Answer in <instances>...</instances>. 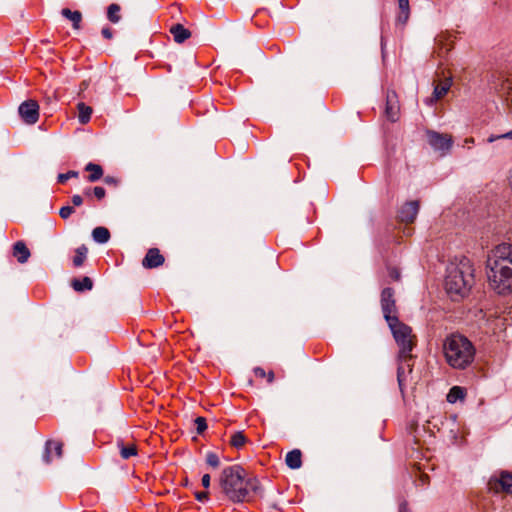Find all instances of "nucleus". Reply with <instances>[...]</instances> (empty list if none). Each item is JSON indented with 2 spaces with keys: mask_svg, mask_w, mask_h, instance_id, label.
<instances>
[{
  "mask_svg": "<svg viewBox=\"0 0 512 512\" xmlns=\"http://www.w3.org/2000/svg\"><path fill=\"white\" fill-rule=\"evenodd\" d=\"M118 446L120 448V455L123 459H129L130 457L137 455V447L135 444L125 446L121 442Z\"/></svg>",
  "mask_w": 512,
  "mask_h": 512,
  "instance_id": "28",
  "label": "nucleus"
},
{
  "mask_svg": "<svg viewBox=\"0 0 512 512\" xmlns=\"http://www.w3.org/2000/svg\"><path fill=\"white\" fill-rule=\"evenodd\" d=\"M465 144H473L474 143V138L470 137V138H466L465 141H464Z\"/></svg>",
  "mask_w": 512,
  "mask_h": 512,
  "instance_id": "46",
  "label": "nucleus"
},
{
  "mask_svg": "<svg viewBox=\"0 0 512 512\" xmlns=\"http://www.w3.org/2000/svg\"><path fill=\"white\" fill-rule=\"evenodd\" d=\"M419 211V202L418 201H409L405 203L400 211L399 218L402 222L412 223Z\"/></svg>",
  "mask_w": 512,
  "mask_h": 512,
  "instance_id": "13",
  "label": "nucleus"
},
{
  "mask_svg": "<svg viewBox=\"0 0 512 512\" xmlns=\"http://www.w3.org/2000/svg\"><path fill=\"white\" fill-rule=\"evenodd\" d=\"M443 354L450 367L464 370L473 363L475 348L465 336L451 334L443 342Z\"/></svg>",
  "mask_w": 512,
  "mask_h": 512,
  "instance_id": "4",
  "label": "nucleus"
},
{
  "mask_svg": "<svg viewBox=\"0 0 512 512\" xmlns=\"http://www.w3.org/2000/svg\"><path fill=\"white\" fill-rule=\"evenodd\" d=\"M19 114L27 124H35L39 119V105L35 100L24 101L19 106Z\"/></svg>",
  "mask_w": 512,
  "mask_h": 512,
  "instance_id": "9",
  "label": "nucleus"
},
{
  "mask_svg": "<svg viewBox=\"0 0 512 512\" xmlns=\"http://www.w3.org/2000/svg\"><path fill=\"white\" fill-rule=\"evenodd\" d=\"M92 237L97 243H106L110 239V232L107 228L99 226L93 229Z\"/></svg>",
  "mask_w": 512,
  "mask_h": 512,
  "instance_id": "23",
  "label": "nucleus"
},
{
  "mask_svg": "<svg viewBox=\"0 0 512 512\" xmlns=\"http://www.w3.org/2000/svg\"><path fill=\"white\" fill-rule=\"evenodd\" d=\"M164 261L165 258L158 248H150L142 260V266L146 269H153L161 266Z\"/></svg>",
  "mask_w": 512,
  "mask_h": 512,
  "instance_id": "12",
  "label": "nucleus"
},
{
  "mask_svg": "<svg viewBox=\"0 0 512 512\" xmlns=\"http://www.w3.org/2000/svg\"><path fill=\"white\" fill-rule=\"evenodd\" d=\"M101 33H102L103 37H105L106 39H111L113 37V32L108 27L103 28Z\"/></svg>",
  "mask_w": 512,
  "mask_h": 512,
  "instance_id": "38",
  "label": "nucleus"
},
{
  "mask_svg": "<svg viewBox=\"0 0 512 512\" xmlns=\"http://www.w3.org/2000/svg\"><path fill=\"white\" fill-rule=\"evenodd\" d=\"M488 489L494 493H512V474L507 471L494 473L488 481Z\"/></svg>",
  "mask_w": 512,
  "mask_h": 512,
  "instance_id": "6",
  "label": "nucleus"
},
{
  "mask_svg": "<svg viewBox=\"0 0 512 512\" xmlns=\"http://www.w3.org/2000/svg\"><path fill=\"white\" fill-rule=\"evenodd\" d=\"M85 171L90 172V174L88 176L89 182H96L103 176L102 167L100 165L92 163V162L88 163L85 166Z\"/></svg>",
  "mask_w": 512,
  "mask_h": 512,
  "instance_id": "20",
  "label": "nucleus"
},
{
  "mask_svg": "<svg viewBox=\"0 0 512 512\" xmlns=\"http://www.w3.org/2000/svg\"><path fill=\"white\" fill-rule=\"evenodd\" d=\"M78 120L81 124H86L90 121L92 108L83 102L77 104Z\"/></svg>",
  "mask_w": 512,
  "mask_h": 512,
  "instance_id": "21",
  "label": "nucleus"
},
{
  "mask_svg": "<svg viewBox=\"0 0 512 512\" xmlns=\"http://www.w3.org/2000/svg\"><path fill=\"white\" fill-rule=\"evenodd\" d=\"M388 326L399 347L397 381L399 389L403 393L407 377L412 372L411 352L415 346L416 338L412 334V329L408 325L401 323L399 319L395 323H389Z\"/></svg>",
  "mask_w": 512,
  "mask_h": 512,
  "instance_id": "3",
  "label": "nucleus"
},
{
  "mask_svg": "<svg viewBox=\"0 0 512 512\" xmlns=\"http://www.w3.org/2000/svg\"><path fill=\"white\" fill-rule=\"evenodd\" d=\"M474 283V269L468 258H461L447 267L445 289L451 296H465Z\"/></svg>",
  "mask_w": 512,
  "mask_h": 512,
  "instance_id": "5",
  "label": "nucleus"
},
{
  "mask_svg": "<svg viewBox=\"0 0 512 512\" xmlns=\"http://www.w3.org/2000/svg\"><path fill=\"white\" fill-rule=\"evenodd\" d=\"M501 139H512V130L507 133L500 134V135H491V136H489L487 141L489 143H492L494 141L501 140Z\"/></svg>",
  "mask_w": 512,
  "mask_h": 512,
  "instance_id": "34",
  "label": "nucleus"
},
{
  "mask_svg": "<svg viewBox=\"0 0 512 512\" xmlns=\"http://www.w3.org/2000/svg\"><path fill=\"white\" fill-rule=\"evenodd\" d=\"M285 463L290 469H299L302 466V453L299 449H294L287 453Z\"/></svg>",
  "mask_w": 512,
  "mask_h": 512,
  "instance_id": "15",
  "label": "nucleus"
},
{
  "mask_svg": "<svg viewBox=\"0 0 512 512\" xmlns=\"http://www.w3.org/2000/svg\"><path fill=\"white\" fill-rule=\"evenodd\" d=\"M92 192H93V195L98 199V200H102L105 195H106V191L103 187H100V186H96L94 188H92Z\"/></svg>",
  "mask_w": 512,
  "mask_h": 512,
  "instance_id": "35",
  "label": "nucleus"
},
{
  "mask_svg": "<svg viewBox=\"0 0 512 512\" xmlns=\"http://www.w3.org/2000/svg\"><path fill=\"white\" fill-rule=\"evenodd\" d=\"M254 374L257 376V377H260V378H264L266 377V372L263 368L261 367H256L254 368Z\"/></svg>",
  "mask_w": 512,
  "mask_h": 512,
  "instance_id": "39",
  "label": "nucleus"
},
{
  "mask_svg": "<svg viewBox=\"0 0 512 512\" xmlns=\"http://www.w3.org/2000/svg\"><path fill=\"white\" fill-rule=\"evenodd\" d=\"M202 485L205 488H209V486H210V475L209 474H204L202 476Z\"/></svg>",
  "mask_w": 512,
  "mask_h": 512,
  "instance_id": "41",
  "label": "nucleus"
},
{
  "mask_svg": "<svg viewBox=\"0 0 512 512\" xmlns=\"http://www.w3.org/2000/svg\"><path fill=\"white\" fill-rule=\"evenodd\" d=\"M78 177V172L77 171H68L67 173H62V174H59L58 175V181L60 183H64L66 182L68 179L70 178H76Z\"/></svg>",
  "mask_w": 512,
  "mask_h": 512,
  "instance_id": "33",
  "label": "nucleus"
},
{
  "mask_svg": "<svg viewBox=\"0 0 512 512\" xmlns=\"http://www.w3.org/2000/svg\"><path fill=\"white\" fill-rule=\"evenodd\" d=\"M487 277L490 287L498 294L512 292V246L498 245L487 260Z\"/></svg>",
  "mask_w": 512,
  "mask_h": 512,
  "instance_id": "1",
  "label": "nucleus"
},
{
  "mask_svg": "<svg viewBox=\"0 0 512 512\" xmlns=\"http://www.w3.org/2000/svg\"><path fill=\"white\" fill-rule=\"evenodd\" d=\"M381 308L386 322L395 323L398 319L397 308L394 298V290L385 288L381 293Z\"/></svg>",
  "mask_w": 512,
  "mask_h": 512,
  "instance_id": "7",
  "label": "nucleus"
},
{
  "mask_svg": "<svg viewBox=\"0 0 512 512\" xmlns=\"http://www.w3.org/2000/svg\"><path fill=\"white\" fill-rule=\"evenodd\" d=\"M72 287L76 291L90 290L93 287V282L89 277H84L82 280H73Z\"/></svg>",
  "mask_w": 512,
  "mask_h": 512,
  "instance_id": "27",
  "label": "nucleus"
},
{
  "mask_svg": "<svg viewBox=\"0 0 512 512\" xmlns=\"http://www.w3.org/2000/svg\"><path fill=\"white\" fill-rule=\"evenodd\" d=\"M61 13L65 18L69 19L72 22L73 28H75V29L80 28L82 14L79 11H71L68 8H64V9H62Z\"/></svg>",
  "mask_w": 512,
  "mask_h": 512,
  "instance_id": "22",
  "label": "nucleus"
},
{
  "mask_svg": "<svg viewBox=\"0 0 512 512\" xmlns=\"http://www.w3.org/2000/svg\"><path fill=\"white\" fill-rule=\"evenodd\" d=\"M219 482L223 493L234 503L249 501L261 488L258 479L246 478L245 470L239 465L224 468Z\"/></svg>",
  "mask_w": 512,
  "mask_h": 512,
  "instance_id": "2",
  "label": "nucleus"
},
{
  "mask_svg": "<svg viewBox=\"0 0 512 512\" xmlns=\"http://www.w3.org/2000/svg\"><path fill=\"white\" fill-rule=\"evenodd\" d=\"M246 441H247V439H246L244 433L242 431H237V432L233 433V435L231 436L230 444L234 448L240 449L245 445Z\"/></svg>",
  "mask_w": 512,
  "mask_h": 512,
  "instance_id": "29",
  "label": "nucleus"
},
{
  "mask_svg": "<svg viewBox=\"0 0 512 512\" xmlns=\"http://www.w3.org/2000/svg\"><path fill=\"white\" fill-rule=\"evenodd\" d=\"M120 11L121 7L118 4H110L107 9V18L109 21L112 23H118L121 19Z\"/></svg>",
  "mask_w": 512,
  "mask_h": 512,
  "instance_id": "26",
  "label": "nucleus"
},
{
  "mask_svg": "<svg viewBox=\"0 0 512 512\" xmlns=\"http://www.w3.org/2000/svg\"><path fill=\"white\" fill-rule=\"evenodd\" d=\"M195 497L198 501H204L208 499V492H196Z\"/></svg>",
  "mask_w": 512,
  "mask_h": 512,
  "instance_id": "40",
  "label": "nucleus"
},
{
  "mask_svg": "<svg viewBox=\"0 0 512 512\" xmlns=\"http://www.w3.org/2000/svg\"><path fill=\"white\" fill-rule=\"evenodd\" d=\"M399 14L397 16V22L405 24L410 16L409 0H398Z\"/></svg>",
  "mask_w": 512,
  "mask_h": 512,
  "instance_id": "19",
  "label": "nucleus"
},
{
  "mask_svg": "<svg viewBox=\"0 0 512 512\" xmlns=\"http://www.w3.org/2000/svg\"><path fill=\"white\" fill-rule=\"evenodd\" d=\"M170 33L173 35L175 42L183 43L191 36V32L181 24H175L170 28Z\"/></svg>",
  "mask_w": 512,
  "mask_h": 512,
  "instance_id": "16",
  "label": "nucleus"
},
{
  "mask_svg": "<svg viewBox=\"0 0 512 512\" xmlns=\"http://www.w3.org/2000/svg\"><path fill=\"white\" fill-rule=\"evenodd\" d=\"M88 253V248L85 245L79 246L75 250V256L73 258V264L76 267H80L83 265Z\"/></svg>",
  "mask_w": 512,
  "mask_h": 512,
  "instance_id": "25",
  "label": "nucleus"
},
{
  "mask_svg": "<svg viewBox=\"0 0 512 512\" xmlns=\"http://www.w3.org/2000/svg\"><path fill=\"white\" fill-rule=\"evenodd\" d=\"M399 512H409L408 511V505L406 502H403L399 506Z\"/></svg>",
  "mask_w": 512,
  "mask_h": 512,
  "instance_id": "43",
  "label": "nucleus"
},
{
  "mask_svg": "<svg viewBox=\"0 0 512 512\" xmlns=\"http://www.w3.org/2000/svg\"><path fill=\"white\" fill-rule=\"evenodd\" d=\"M466 396V390L460 386H453L447 394V401L449 403H456L458 400H463Z\"/></svg>",
  "mask_w": 512,
  "mask_h": 512,
  "instance_id": "24",
  "label": "nucleus"
},
{
  "mask_svg": "<svg viewBox=\"0 0 512 512\" xmlns=\"http://www.w3.org/2000/svg\"><path fill=\"white\" fill-rule=\"evenodd\" d=\"M72 203L74 206H81L83 204V197L81 195H74L72 196Z\"/></svg>",
  "mask_w": 512,
  "mask_h": 512,
  "instance_id": "37",
  "label": "nucleus"
},
{
  "mask_svg": "<svg viewBox=\"0 0 512 512\" xmlns=\"http://www.w3.org/2000/svg\"><path fill=\"white\" fill-rule=\"evenodd\" d=\"M194 422L198 434H202L207 429V423L204 417H197Z\"/></svg>",
  "mask_w": 512,
  "mask_h": 512,
  "instance_id": "31",
  "label": "nucleus"
},
{
  "mask_svg": "<svg viewBox=\"0 0 512 512\" xmlns=\"http://www.w3.org/2000/svg\"><path fill=\"white\" fill-rule=\"evenodd\" d=\"M501 92L505 103L512 109V77H507L501 84Z\"/></svg>",
  "mask_w": 512,
  "mask_h": 512,
  "instance_id": "18",
  "label": "nucleus"
},
{
  "mask_svg": "<svg viewBox=\"0 0 512 512\" xmlns=\"http://www.w3.org/2000/svg\"><path fill=\"white\" fill-rule=\"evenodd\" d=\"M104 181L105 183L107 184H113V185H117L118 184V180L115 179L114 177H111V176H107L104 178Z\"/></svg>",
  "mask_w": 512,
  "mask_h": 512,
  "instance_id": "42",
  "label": "nucleus"
},
{
  "mask_svg": "<svg viewBox=\"0 0 512 512\" xmlns=\"http://www.w3.org/2000/svg\"><path fill=\"white\" fill-rule=\"evenodd\" d=\"M388 272H389V276L393 280L398 281L400 279V272L398 271V269H396V268H389Z\"/></svg>",
  "mask_w": 512,
  "mask_h": 512,
  "instance_id": "36",
  "label": "nucleus"
},
{
  "mask_svg": "<svg viewBox=\"0 0 512 512\" xmlns=\"http://www.w3.org/2000/svg\"><path fill=\"white\" fill-rule=\"evenodd\" d=\"M266 377H267V381L269 383H272L274 381V373L272 371H270L268 374H266Z\"/></svg>",
  "mask_w": 512,
  "mask_h": 512,
  "instance_id": "45",
  "label": "nucleus"
},
{
  "mask_svg": "<svg viewBox=\"0 0 512 512\" xmlns=\"http://www.w3.org/2000/svg\"><path fill=\"white\" fill-rule=\"evenodd\" d=\"M400 111L398 96L395 91H388L386 95V107L385 114L386 117L395 122L398 120V115Z\"/></svg>",
  "mask_w": 512,
  "mask_h": 512,
  "instance_id": "11",
  "label": "nucleus"
},
{
  "mask_svg": "<svg viewBox=\"0 0 512 512\" xmlns=\"http://www.w3.org/2000/svg\"><path fill=\"white\" fill-rule=\"evenodd\" d=\"M83 194L86 197L90 198L93 195L92 188L89 187V188L84 189Z\"/></svg>",
  "mask_w": 512,
  "mask_h": 512,
  "instance_id": "44",
  "label": "nucleus"
},
{
  "mask_svg": "<svg viewBox=\"0 0 512 512\" xmlns=\"http://www.w3.org/2000/svg\"><path fill=\"white\" fill-rule=\"evenodd\" d=\"M206 463L213 468H218L220 465L218 455L214 452H208L206 455Z\"/></svg>",
  "mask_w": 512,
  "mask_h": 512,
  "instance_id": "30",
  "label": "nucleus"
},
{
  "mask_svg": "<svg viewBox=\"0 0 512 512\" xmlns=\"http://www.w3.org/2000/svg\"><path fill=\"white\" fill-rule=\"evenodd\" d=\"M52 448L55 450V454H56L57 458H61L63 444L61 442L47 441L43 458H44V461L48 464L52 461V456H51Z\"/></svg>",
  "mask_w": 512,
  "mask_h": 512,
  "instance_id": "17",
  "label": "nucleus"
},
{
  "mask_svg": "<svg viewBox=\"0 0 512 512\" xmlns=\"http://www.w3.org/2000/svg\"><path fill=\"white\" fill-rule=\"evenodd\" d=\"M30 250L27 248L26 244L23 241H17L13 245V256L17 258V261L21 264H24L30 258Z\"/></svg>",
  "mask_w": 512,
  "mask_h": 512,
  "instance_id": "14",
  "label": "nucleus"
},
{
  "mask_svg": "<svg viewBox=\"0 0 512 512\" xmlns=\"http://www.w3.org/2000/svg\"><path fill=\"white\" fill-rule=\"evenodd\" d=\"M75 212L73 206H63L59 210V215L62 219H68Z\"/></svg>",
  "mask_w": 512,
  "mask_h": 512,
  "instance_id": "32",
  "label": "nucleus"
},
{
  "mask_svg": "<svg viewBox=\"0 0 512 512\" xmlns=\"http://www.w3.org/2000/svg\"><path fill=\"white\" fill-rule=\"evenodd\" d=\"M452 86V77H446L443 80H439L434 85L433 94L431 97L425 100V103L432 106L435 102L442 99L450 90Z\"/></svg>",
  "mask_w": 512,
  "mask_h": 512,
  "instance_id": "10",
  "label": "nucleus"
},
{
  "mask_svg": "<svg viewBox=\"0 0 512 512\" xmlns=\"http://www.w3.org/2000/svg\"><path fill=\"white\" fill-rule=\"evenodd\" d=\"M427 141L429 145L435 150L442 154L448 152L453 144L452 136L445 133H439L433 130L426 132Z\"/></svg>",
  "mask_w": 512,
  "mask_h": 512,
  "instance_id": "8",
  "label": "nucleus"
}]
</instances>
